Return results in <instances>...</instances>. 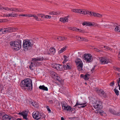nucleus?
I'll list each match as a JSON object with an SVG mask.
<instances>
[{"instance_id": "nucleus-41", "label": "nucleus", "mask_w": 120, "mask_h": 120, "mask_svg": "<svg viewBox=\"0 0 120 120\" xmlns=\"http://www.w3.org/2000/svg\"><path fill=\"white\" fill-rule=\"evenodd\" d=\"M66 48L63 47L60 50V53H62L63 52L65 51L66 50Z\"/></svg>"}, {"instance_id": "nucleus-20", "label": "nucleus", "mask_w": 120, "mask_h": 120, "mask_svg": "<svg viewBox=\"0 0 120 120\" xmlns=\"http://www.w3.org/2000/svg\"><path fill=\"white\" fill-rule=\"evenodd\" d=\"M71 109L72 108L70 106L68 105L67 106L65 107L63 109L65 111L68 112L70 111L71 110Z\"/></svg>"}, {"instance_id": "nucleus-37", "label": "nucleus", "mask_w": 120, "mask_h": 120, "mask_svg": "<svg viewBox=\"0 0 120 120\" xmlns=\"http://www.w3.org/2000/svg\"><path fill=\"white\" fill-rule=\"evenodd\" d=\"M64 61L63 62V63L64 64V63H66V62L68 60L67 59V57L65 55L64 56Z\"/></svg>"}, {"instance_id": "nucleus-26", "label": "nucleus", "mask_w": 120, "mask_h": 120, "mask_svg": "<svg viewBox=\"0 0 120 120\" xmlns=\"http://www.w3.org/2000/svg\"><path fill=\"white\" fill-rule=\"evenodd\" d=\"M114 30L116 32H120V25L116 26Z\"/></svg>"}, {"instance_id": "nucleus-55", "label": "nucleus", "mask_w": 120, "mask_h": 120, "mask_svg": "<svg viewBox=\"0 0 120 120\" xmlns=\"http://www.w3.org/2000/svg\"><path fill=\"white\" fill-rule=\"evenodd\" d=\"M104 112L102 110H101L99 111V113L101 115H103V113Z\"/></svg>"}, {"instance_id": "nucleus-42", "label": "nucleus", "mask_w": 120, "mask_h": 120, "mask_svg": "<svg viewBox=\"0 0 120 120\" xmlns=\"http://www.w3.org/2000/svg\"><path fill=\"white\" fill-rule=\"evenodd\" d=\"M79 9H73L71 10L72 11L75 12L76 13H79Z\"/></svg>"}, {"instance_id": "nucleus-35", "label": "nucleus", "mask_w": 120, "mask_h": 120, "mask_svg": "<svg viewBox=\"0 0 120 120\" xmlns=\"http://www.w3.org/2000/svg\"><path fill=\"white\" fill-rule=\"evenodd\" d=\"M51 74L53 75L54 77H56L58 75L57 74L53 71H52L51 72Z\"/></svg>"}, {"instance_id": "nucleus-50", "label": "nucleus", "mask_w": 120, "mask_h": 120, "mask_svg": "<svg viewBox=\"0 0 120 120\" xmlns=\"http://www.w3.org/2000/svg\"><path fill=\"white\" fill-rule=\"evenodd\" d=\"M78 11H79L78 12H79L78 13L83 14V10H80V9H79Z\"/></svg>"}, {"instance_id": "nucleus-32", "label": "nucleus", "mask_w": 120, "mask_h": 120, "mask_svg": "<svg viewBox=\"0 0 120 120\" xmlns=\"http://www.w3.org/2000/svg\"><path fill=\"white\" fill-rule=\"evenodd\" d=\"M29 16L30 17H34V18H35V19L36 20H39V19H38V18L37 17V16L35 15H32L31 14H30V15H29Z\"/></svg>"}, {"instance_id": "nucleus-10", "label": "nucleus", "mask_w": 120, "mask_h": 120, "mask_svg": "<svg viewBox=\"0 0 120 120\" xmlns=\"http://www.w3.org/2000/svg\"><path fill=\"white\" fill-rule=\"evenodd\" d=\"M33 117L36 120H38L40 118V113L37 111H34L32 113Z\"/></svg>"}, {"instance_id": "nucleus-63", "label": "nucleus", "mask_w": 120, "mask_h": 120, "mask_svg": "<svg viewBox=\"0 0 120 120\" xmlns=\"http://www.w3.org/2000/svg\"><path fill=\"white\" fill-rule=\"evenodd\" d=\"M30 14H26V15H24V14H23V16H27V17H30L29 15H30Z\"/></svg>"}, {"instance_id": "nucleus-56", "label": "nucleus", "mask_w": 120, "mask_h": 120, "mask_svg": "<svg viewBox=\"0 0 120 120\" xmlns=\"http://www.w3.org/2000/svg\"><path fill=\"white\" fill-rule=\"evenodd\" d=\"M97 13H95L94 12H93L92 16H94L96 17V15H97Z\"/></svg>"}, {"instance_id": "nucleus-14", "label": "nucleus", "mask_w": 120, "mask_h": 120, "mask_svg": "<svg viewBox=\"0 0 120 120\" xmlns=\"http://www.w3.org/2000/svg\"><path fill=\"white\" fill-rule=\"evenodd\" d=\"M30 102V104H31L32 105L35 107L38 108V107L39 105L37 102L34 101H33V102L32 101H31Z\"/></svg>"}, {"instance_id": "nucleus-3", "label": "nucleus", "mask_w": 120, "mask_h": 120, "mask_svg": "<svg viewBox=\"0 0 120 120\" xmlns=\"http://www.w3.org/2000/svg\"><path fill=\"white\" fill-rule=\"evenodd\" d=\"M10 45L14 50H18L21 47V42L19 40L11 41L10 43Z\"/></svg>"}, {"instance_id": "nucleus-49", "label": "nucleus", "mask_w": 120, "mask_h": 120, "mask_svg": "<svg viewBox=\"0 0 120 120\" xmlns=\"http://www.w3.org/2000/svg\"><path fill=\"white\" fill-rule=\"evenodd\" d=\"M81 41H87L88 40L86 38L82 37V39H81Z\"/></svg>"}, {"instance_id": "nucleus-45", "label": "nucleus", "mask_w": 120, "mask_h": 120, "mask_svg": "<svg viewBox=\"0 0 120 120\" xmlns=\"http://www.w3.org/2000/svg\"><path fill=\"white\" fill-rule=\"evenodd\" d=\"M102 46H103V47L104 48H106V50H109V49H110V47H107V46H103V45H102ZM102 47L103 48V47Z\"/></svg>"}, {"instance_id": "nucleus-17", "label": "nucleus", "mask_w": 120, "mask_h": 120, "mask_svg": "<svg viewBox=\"0 0 120 120\" xmlns=\"http://www.w3.org/2000/svg\"><path fill=\"white\" fill-rule=\"evenodd\" d=\"M82 24L83 25H86V26H93V24L89 22H83Z\"/></svg>"}, {"instance_id": "nucleus-64", "label": "nucleus", "mask_w": 120, "mask_h": 120, "mask_svg": "<svg viewBox=\"0 0 120 120\" xmlns=\"http://www.w3.org/2000/svg\"><path fill=\"white\" fill-rule=\"evenodd\" d=\"M118 57V59L120 61V51L119 52Z\"/></svg>"}, {"instance_id": "nucleus-2", "label": "nucleus", "mask_w": 120, "mask_h": 120, "mask_svg": "<svg viewBox=\"0 0 120 120\" xmlns=\"http://www.w3.org/2000/svg\"><path fill=\"white\" fill-rule=\"evenodd\" d=\"M23 81H24L23 87L26 90L30 91L32 89V80L29 78L25 79Z\"/></svg>"}, {"instance_id": "nucleus-59", "label": "nucleus", "mask_w": 120, "mask_h": 120, "mask_svg": "<svg viewBox=\"0 0 120 120\" xmlns=\"http://www.w3.org/2000/svg\"><path fill=\"white\" fill-rule=\"evenodd\" d=\"M94 49L95 51L98 52H99L101 51L100 50L98 49L97 48H95Z\"/></svg>"}, {"instance_id": "nucleus-15", "label": "nucleus", "mask_w": 120, "mask_h": 120, "mask_svg": "<svg viewBox=\"0 0 120 120\" xmlns=\"http://www.w3.org/2000/svg\"><path fill=\"white\" fill-rule=\"evenodd\" d=\"M12 119H13L12 117H9L8 115H4L3 117V120H10Z\"/></svg>"}, {"instance_id": "nucleus-47", "label": "nucleus", "mask_w": 120, "mask_h": 120, "mask_svg": "<svg viewBox=\"0 0 120 120\" xmlns=\"http://www.w3.org/2000/svg\"><path fill=\"white\" fill-rule=\"evenodd\" d=\"M102 15L99 14L97 13V15H96V17H99L101 18L102 17Z\"/></svg>"}, {"instance_id": "nucleus-43", "label": "nucleus", "mask_w": 120, "mask_h": 120, "mask_svg": "<svg viewBox=\"0 0 120 120\" xmlns=\"http://www.w3.org/2000/svg\"><path fill=\"white\" fill-rule=\"evenodd\" d=\"M56 77V78L57 80L60 82L61 81V79L59 76H58V75H57V76Z\"/></svg>"}, {"instance_id": "nucleus-16", "label": "nucleus", "mask_w": 120, "mask_h": 120, "mask_svg": "<svg viewBox=\"0 0 120 120\" xmlns=\"http://www.w3.org/2000/svg\"><path fill=\"white\" fill-rule=\"evenodd\" d=\"M60 21L63 22H67L68 21V17L64 18H61L60 19Z\"/></svg>"}, {"instance_id": "nucleus-27", "label": "nucleus", "mask_w": 120, "mask_h": 120, "mask_svg": "<svg viewBox=\"0 0 120 120\" xmlns=\"http://www.w3.org/2000/svg\"><path fill=\"white\" fill-rule=\"evenodd\" d=\"M61 104L63 109L68 105L65 101H62L61 102Z\"/></svg>"}, {"instance_id": "nucleus-52", "label": "nucleus", "mask_w": 120, "mask_h": 120, "mask_svg": "<svg viewBox=\"0 0 120 120\" xmlns=\"http://www.w3.org/2000/svg\"><path fill=\"white\" fill-rule=\"evenodd\" d=\"M115 82L114 81H113L111 82L110 84V86H113Z\"/></svg>"}, {"instance_id": "nucleus-48", "label": "nucleus", "mask_w": 120, "mask_h": 120, "mask_svg": "<svg viewBox=\"0 0 120 120\" xmlns=\"http://www.w3.org/2000/svg\"><path fill=\"white\" fill-rule=\"evenodd\" d=\"M76 38L79 41H81L82 39V38L79 36H77Z\"/></svg>"}, {"instance_id": "nucleus-7", "label": "nucleus", "mask_w": 120, "mask_h": 120, "mask_svg": "<svg viewBox=\"0 0 120 120\" xmlns=\"http://www.w3.org/2000/svg\"><path fill=\"white\" fill-rule=\"evenodd\" d=\"M83 57L85 61L88 63L90 62L92 60V56L90 54H85L83 55Z\"/></svg>"}, {"instance_id": "nucleus-19", "label": "nucleus", "mask_w": 120, "mask_h": 120, "mask_svg": "<svg viewBox=\"0 0 120 120\" xmlns=\"http://www.w3.org/2000/svg\"><path fill=\"white\" fill-rule=\"evenodd\" d=\"M8 32L15 31L17 30L16 28L13 27L7 28Z\"/></svg>"}, {"instance_id": "nucleus-51", "label": "nucleus", "mask_w": 120, "mask_h": 120, "mask_svg": "<svg viewBox=\"0 0 120 120\" xmlns=\"http://www.w3.org/2000/svg\"><path fill=\"white\" fill-rule=\"evenodd\" d=\"M46 108L47 109V110L49 111L50 112H51V110L49 108V107L48 106H46Z\"/></svg>"}, {"instance_id": "nucleus-25", "label": "nucleus", "mask_w": 120, "mask_h": 120, "mask_svg": "<svg viewBox=\"0 0 120 120\" xmlns=\"http://www.w3.org/2000/svg\"><path fill=\"white\" fill-rule=\"evenodd\" d=\"M90 76V75L89 74H87L84 75V77L83 78V79L85 80H88L89 78L88 77H89Z\"/></svg>"}, {"instance_id": "nucleus-23", "label": "nucleus", "mask_w": 120, "mask_h": 120, "mask_svg": "<svg viewBox=\"0 0 120 120\" xmlns=\"http://www.w3.org/2000/svg\"><path fill=\"white\" fill-rule=\"evenodd\" d=\"M2 32L3 34L8 32V30L7 28H2Z\"/></svg>"}, {"instance_id": "nucleus-60", "label": "nucleus", "mask_w": 120, "mask_h": 120, "mask_svg": "<svg viewBox=\"0 0 120 120\" xmlns=\"http://www.w3.org/2000/svg\"><path fill=\"white\" fill-rule=\"evenodd\" d=\"M80 32L82 33H84L85 32V31L84 30H82L81 29H80L79 30Z\"/></svg>"}, {"instance_id": "nucleus-40", "label": "nucleus", "mask_w": 120, "mask_h": 120, "mask_svg": "<svg viewBox=\"0 0 120 120\" xmlns=\"http://www.w3.org/2000/svg\"><path fill=\"white\" fill-rule=\"evenodd\" d=\"M51 17V16L50 15H45L44 18H46L47 19H50Z\"/></svg>"}, {"instance_id": "nucleus-39", "label": "nucleus", "mask_w": 120, "mask_h": 120, "mask_svg": "<svg viewBox=\"0 0 120 120\" xmlns=\"http://www.w3.org/2000/svg\"><path fill=\"white\" fill-rule=\"evenodd\" d=\"M56 40L62 41V37L61 36L58 37L56 38Z\"/></svg>"}, {"instance_id": "nucleus-58", "label": "nucleus", "mask_w": 120, "mask_h": 120, "mask_svg": "<svg viewBox=\"0 0 120 120\" xmlns=\"http://www.w3.org/2000/svg\"><path fill=\"white\" fill-rule=\"evenodd\" d=\"M83 14H84L86 15V14H87V11H85L84 10H83Z\"/></svg>"}, {"instance_id": "nucleus-36", "label": "nucleus", "mask_w": 120, "mask_h": 120, "mask_svg": "<svg viewBox=\"0 0 120 120\" xmlns=\"http://www.w3.org/2000/svg\"><path fill=\"white\" fill-rule=\"evenodd\" d=\"M40 119L41 118L43 119V118H45V115L43 113H40Z\"/></svg>"}, {"instance_id": "nucleus-54", "label": "nucleus", "mask_w": 120, "mask_h": 120, "mask_svg": "<svg viewBox=\"0 0 120 120\" xmlns=\"http://www.w3.org/2000/svg\"><path fill=\"white\" fill-rule=\"evenodd\" d=\"M67 39L66 37H62V41L65 40Z\"/></svg>"}, {"instance_id": "nucleus-34", "label": "nucleus", "mask_w": 120, "mask_h": 120, "mask_svg": "<svg viewBox=\"0 0 120 120\" xmlns=\"http://www.w3.org/2000/svg\"><path fill=\"white\" fill-rule=\"evenodd\" d=\"M19 11L18 9L15 8H11V11Z\"/></svg>"}, {"instance_id": "nucleus-9", "label": "nucleus", "mask_w": 120, "mask_h": 120, "mask_svg": "<svg viewBox=\"0 0 120 120\" xmlns=\"http://www.w3.org/2000/svg\"><path fill=\"white\" fill-rule=\"evenodd\" d=\"M97 92L98 93L99 95L101 97H103L105 98H106L107 97L106 94L102 89H97Z\"/></svg>"}, {"instance_id": "nucleus-53", "label": "nucleus", "mask_w": 120, "mask_h": 120, "mask_svg": "<svg viewBox=\"0 0 120 120\" xmlns=\"http://www.w3.org/2000/svg\"><path fill=\"white\" fill-rule=\"evenodd\" d=\"M9 14H4V17H9Z\"/></svg>"}, {"instance_id": "nucleus-61", "label": "nucleus", "mask_w": 120, "mask_h": 120, "mask_svg": "<svg viewBox=\"0 0 120 120\" xmlns=\"http://www.w3.org/2000/svg\"><path fill=\"white\" fill-rule=\"evenodd\" d=\"M18 114L20 116H22V112H19L18 113Z\"/></svg>"}, {"instance_id": "nucleus-29", "label": "nucleus", "mask_w": 120, "mask_h": 120, "mask_svg": "<svg viewBox=\"0 0 120 120\" xmlns=\"http://www.w3.org/2000/svg\"><path fill=\"white\" fill-rule=\"evenodd\" d=\"M86 102H84V103H78V101H77L76 104L75 105L74 107H75L79 105H86Z\"/></svg>"}, {"instance_id": "nucleus-44", "label": "nucleus", "mask_w": 120, "mask_h": 120, "mask_svg": "<svg viewBox=\"0 0 120 120\" xmlns=\"http://www.w3.org/2000/svg\"><path fill=\"white\" fill-rule=\"evenodd\" d=\"M37 15L39 17H41V18H44L45 15L42 14H38Z\"/></svg>"}, {"instance_id": "nucleus-21", "label": "nucleus", "mask_w": 120, "mask_h": 120, "mask_svg": "<svg viewBox=\"0 0 120 120\" xmlns=\"http://www.w3.org/2000/svg\"><path fill=\"white\" fill-rule=\"evenodd\" d=\"M34 58H35V60H37L38 62V61H42L46 60V59L45 58L43 57L41 58L37 57Z\"/></svg>"}, {"instance_id": "nucleus-11", "label": "nucleus", "mask_w": 120, "mask_h": 120, "mask_svg": "<svg viewBox=\"0 0 120 120\" xmlns=\"http://www.w3.org/2000/svg\"><path fill=\"white\" fill-rule=\"evenodd\" d=\"M29 111L28 109L23 111V119L26 120H29L28 117V116Z\"/></svg>"}, {"instance_id": "nucleus-1", "label": "nucleus", "mask_w": 120, "mask_h": 120, "mask_svg": "<svg viewBox=\"0 0 120 120\" xmlns=\"http://www.w3.org/2000/svg\"><path fill=\"white\" fill-rule=\"evenodd\" d=\"M32 41L27 39L24 40L23 42V48L25 52L30 51L32 48Z\"/></svg>"}, {"instance_id": "nucleus-28", "label": "nucleus", "mask_w": 120, "mask_h": 120, "mask_svg": "<svg viewBox=\"0 0 120 120\" xmlns=\"http://www.w3.org/2000/svg\"><path fill=\"white\" fill-rule=\"evenodd\" d=\"M69 29L70 30H72L74 31H77V30H79L80 29H78L76 27H70Z\"/></svg>"}, {"instance_id": "nucleus-46", "label": "nucleus", "mask_w": 120, "mask_h": 120, "mask_svg": "<svg viewBox=\"0 0 120 120\" xmlns=\"http://www.w3.org/2000/svg\"><path fill=\"white\" fill-rule=\"evenodd\" d=\"M82 61L80 59H79V60H78L76 61V64L77 65L78 64H80V63Z\"/></svg>"}, {"instance_id": "nucleus-57", "label": "nucleus", "mask_w": 120, "mask_h": 120, "mask_svg": "<svg viewBox=\"0 0 120 120\" xmlns=\"http://www.w3.org/2000/svg\"><path fill=\"white\" fill-rule=\"evenodd\" d=\"M49 104H52L53 103V101L52 100H49Z\"/></svg>"}, {"instance_id": "nucleus-12", "label": "nucleus", "mask_w": 120, "mask_h": 120, "mask_svg": "<svg viewBox=\"0 0 120 120\" xmlns=\"http://www.w3.org/2000/svg\"><path fill=\"white\" fill-rule=\"evenodd\" d=\"M64 68V70L68 69H71L72 67V64L71 63H68L66 64V65H64L63 66Z\"/></svg>"}, {"instance_id": "nucleus-62", "label": "nucleus", "mask_w": 120, "mask_h": 120, "mask_svg": "<svg viewBox=\"0 0 120 120\" xmlns=\"http://www.w3.org/2000/svg\"><path fill=\"white\" fill-rule=\"evenodd\" d=\"M95 66H94V67L91 70V72H93V71H94V68H95Z\"/></svg>"}, {"instance_id": "nucleus-8", "label": "nucleus", "mask_w": 120, "mask_h": 120, "mask_svg": "<svg viewBox=\"0 0 120 120\" xmlns=\"http://www.w3.org/2000/svg\"><path fill=\"white\" fill-rule=\"evenodd\" d=\"M100 60L103 64H107L110 62L109 60L106 57H101L100 58Z\"/></svg>"}, {"instance_id": "nucleus-13", "label": "nucleus", "mask_w": 120, "mask_h": 120, "mask_svg": "<svg viewBox=\"0 0 120 120\" xmlns=\"http://www.w3.org/2000/svg\"><path fill=\"white\" fill-rule=\"evenodd\" d=\"M77 65V69L79 71H80L82 70V67L83 66V64L82 62L78 64Z\"/></svg>"}, {"instance_id": "nucleus-22", "label": "nucleus", "mask_w": 120, "mask_h": 120, "mask_svg": "<svg viewBox=\"0 0 120 120\" xmlns=\"http://www.w3.org/2000/svg\"><path fill=\"white\" fill-rule=\"evenodd\" d=\"M49 51L52 54H54L56 52L55 49L53 47H51Z\"/></svg>"}, {"instance_id": "nucleus-31", "label": "nucleus", "mask_w": 120, "mask_h": 120, "mask_svg": "<svg viewBox=\"0 0 120 120\" xmlns=\"http://www.w3.org/2000/svg\"><path fill=\"white\" fill-rule=\"evenodd\" d=\"M1 6V8H2V9H1V10H3V9H4L8 11H11V8H9L7 7H1V6Z\"/></svg>"}, {"instance_id": "nucleus-18", "label": "nucleus", "mask_w": 120, "mask_h": 120, "mask_svg": "<svg viewBox=\"0 0 120 120\" xmlns=\"http://www.w3.org/2000/svg\"><path fill=\"white\" fill-rule=\"evenodd\" d=\"M39 88L40 89L43 90L47 91L48 89L47 87L45 86L44 85L40 86L39 87Z\"/></svg>"}, {"instance_id": "nucleus-5", "label": "nucleus", "mask_w": 120, "mask_h": 120, "mask_svg": "<svg viewBox=\"0 0 120 120\" xmlns=\"http://www.w3.org/2000/svg\"><path fill=\"white\" fill-rule=\"evenodd\" d=\"M101 101L99 100L96 101V102L93 104V106L95 109L99 110L102 108V106L101 105Z\"/></svg>"}, {"instance_id": "nucleus-6", "label": "nucleus", "mask_w": 120, "mask_h": 120, "mask_svg": "<svg viewBox=\"0 0 120 120\" xmlns=\"http://www.w3.org/2000/svg\"><path fill=\"white\" fill-rule=\"evenodd\" d=\"M51 66L53 68L58 70L60 71L64 70V68L62 65L59 64H51Z\"/></svg>"}, {"instance_id": "nucleus-38", "label": "nucleus", "mask_w": 120, "mask_h": 120, "mask_svg": "<svg viewBox=\"0 0 120 120\" xmlns=\"http://www.w3.org/2000/svg\"><path fill=\"white\" fill-rule=\"evenodd\" d=\"M49 15H57L58 13L54 11H52L49 12Z\"/></svg>"}, {"instance_id": "nucleus-30", "label": "nucleus", "mask_w": 120, "mask_h": 120, "mask_svg": "<svg viewBox=\"0 0 120 120\" xmlns=\"http://www.w3.org/2000/svg\"><path fill=\"white\" fill-rule=\"evenodd\" d=\"M109 111L111 113L117 115V112H116L113 109H110Z\"/></svg>"}, {"instance_id": "nucleus-4", "label": "nucleus", "mask_w": 120, "mask_h": 120, "mask_svg": "<svg viewBox=\"0 0 120 120\" xmlns=\"http://www.w3.org/2000/svg\"><path fill=\"white\" fill-rule=\"evenodd\" d=\"M35 58L32 59L31 64L29 66V68L31 70H32V68L33 67H37L41 64V62H38L35 60Z\"/></svg>"}, {"instance_id": "nucleus-33", "label": "nucleus", "mask_w": 120, "mask_h": 120, "mask_svg": "<svg viewBox=\"0 0 120 120\" xmlns=\"http://www.w3.org/2000/svg\"><path fill=\"white\" fill-rule=\"evenodd\" d=\"M114 91L116 94L117 96L119 95V91L116 88H115L114 89Z\"/></svg>"}, {"instance_id": "nucleus-24", "label": "nucleus", "mask_w": 120, "mask_h": 120, "mask_svg": "<svg viewBox=\"0 0 120 120\" xmlns=\"http://www.w3.org/2000/svg\"><path fill=\"white\" fill-rule=\"evenodd\" d=\"M9 17H16L18 15L17 14L14 13L12 12L11 13H9Z\"/></svg>"}]
</instances>
